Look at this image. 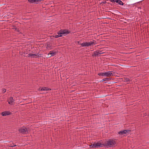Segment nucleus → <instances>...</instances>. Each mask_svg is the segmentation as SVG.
<instances>
[{"mask_svg": "<svg viewBox=\"0 0 149 149\" xmlns=\"http://www.w3.org/2000/svg\"><path fill=\"white\" fill-rule=\"evenodd\" d=\"M70 33V31L66 29H61L57 32L58 35H55L54 37L55 38H57L62 36V35L64 34H68Z\"/></svg>", "mask_w": 149, "mask_h": 149, "instance_id": "obj_1", "label": "nucleus"}, {"mask_svg": "<svg viewBox=\"0 0 149 149\" xmlns=\"http://www.w3.org/2000/svg\"><path fill=\"white\" fill-rule=\"evenodd\" d=\"M116 141L113 139H110L107 141V142L104 143V146H109V147H113L116 144Z\"/></svg>", "mask_w": 149, "mask_h": 149, "instance_id": "obj_2", "label": "nucleus"}, {"mask_svg": "<svg viewBox=\"0 0 149 149\" xmlns=\"http://www.w3.org/2000/svg\"><path fill=\"white\" fill-rule=\"evenodd\" d=\"M104 146V144H102L101 143H99L98 142L97 143L95 142L93 144H91L89 145L90 148H96L100 147H102Z\"/></svg>", "mask_w": 149, "mask_h": 149, "instance_id": "obj_3", "label": "nucleus"}, {"mask_svg": "<svg viewBox=\"0 0 149 149\" xmlns=\"http://www.w3.org/2000/svg\"><path fill=\"white\" fill-rule=\"evenodd\" d=\"M96 43V42L95 40H93V42H84L82 43H80L82 47H88L91 45H92L95 44Z\"/></svg>", "mask_w": 149, "mask_h": 149, "instance_id": "obj_4", "label": "nucleus"}, {"mask_svg": "<svg viewBox=\"0 0 149 149\" xmlns=\"http://www.w3.org/2000/svg\"><path fill=\"white\" fill-rule=\"evenodd\" d=\"M19 132L23 134L28 133L29 132V128L24 127H23L19 130Z\"/></svg>", "mask_w": 149, "mask_h": 149, "instance_id": "obj_5", "label": "nucleus"}, {"mask_svg": "<svg viewBox=\"0 0 149 149\" xmlns=\"http://www.w3.org/2000/svg\"><path fill=\"white\" fill-rule=\"evenodd\" d=\"M130 132L131 130H124L119 132L118 134L120 135H123L127 133H129Z\"/></svg>", "mask_w": 149, "mask_h": 149, "instance_id": "obj_6", "label": "nucleus"}, {"mask_svg": "<svg viewBox=\"0 0 149 149\" xmlns=\"http://www.w3.org/2000/svg\"><path fill=\"white\" fill-rule=\"evenodd\" d=\"M110 1L112 3L116 2L120 5H124V3L120 0H110Z\"/></svg>", "mask_w": 149, "mask_h": 149, "instance_id": "obj_7", "label": "nucleus"}, {"mask_svg": "<svg viewBox=\"0 0 149 149\" xmlns=\"http://www.w3.org/2000/svg\"><path fill=\"white\" fill-rule=\"evenodd\" d=\"M39 90L40 91H50L51 89L48 88L47 87H40L39 88Z\"/></svg>", "mask_w": 149, "mask_h": 149, "instance_id": "obj_8", "label": "nucleus"}, {"mask_svg": "<svg viewBox=\"0 0 149 149\" xmlns=\"http://www.w3.org/2000/svg\"><path fill=\"white\" fill-rule=\"evenodd\" d=\"M56 51L54 52L50 51L48 54V57H50L51 56H54L56 54Z\"/></svg>", "mask_w": 149, "mask_h": 149, "instance_id": "obj_9", "label": "nucleus"}, {"mask_svg": "<svg viewBox=\"0 0 149 149\" xmlns=\"http://www.w3.org/2000/svg\"><path fill=\"white\" fill-rule=\"evenodd\" d=\"M11 114V113L9 111H5L2 112L1 113V115L2 116H6L7 115H10Z\"/></svg>", "mask_w": 149, "mask_h": 149, "instance_id": "obj_10", "label": "nucleus"}, {"mask_svg": "<svg viewBox=\"0 0 149 149\" xmlns=\"http://www.w3.org/2000/svg\"><path fill=\"white\" fill-rule=\"evenodd\" d=\"M112 71H108L105 72V76L109 77L111 75H113L112 73Z\"/></svg>", "mask_w": 149, "mask_h": 149, "instance_id": "obj_11", "label": "nucleus"}, {"mask_svg": "<svg viewBox=\"0 0 149 149\" xmlns=\"http://www.w3.org/2000/svg\"><path fill=\"white\" fill-rule=\"evenodd\" d=\"M99 54V50H97L94 52V53L92 54V56L93 57H96L98 56Z\"/></svg>", "mask_w": 149, "mask_h": 149, "instance_id": "obj_12", "label": "nucleus"}, {"mask_svg": "<svg viewBox=\"0 0 149 149\" xmlns=\"http://www.w3.org/2000/svg\"><path fill=\"white\" fill-rule=\"evenodd\" d=\"M14 100L13 97H10L9 99L8 100V103L10 104H11L13 102Z\"/></svg>", "mask_w": 149, "mask_h": 149, "instance_id": "obj_13", "label": "nucleus"}, {"mask_svg": "<svg viewBox=\"0 0 149 149\" xmlns=\"http://www.w3.org/2000/svg\"><path fill=\"white\" fill-rule=\"evenodd\" d=\"M38 54H31V53H30L29 54L27 55V56L28 57H31L32 58H35L36 57H35V56H37Z\"/></svg>", "mask_w": 149, "mask_h": 149, "instance_id": "obj_14", "label": "nucleus"}, {"mask_svg": "<svg viewBox=\"0 0 149 149\" xmlns=\"http://www.w3.org/2000/svg\"><path fill=\"white\" fill-rule=\"evenodd\" d=\"M111 79H112V78H106L103 79L102 81V82H103V81H110V80H111Z\"/></svg>", "mask_w": 149, "mask_h": 149, "instance_id": "obj_15", "label": "nucleus"}, {"mask_svg": "<svg viewBox=\"0 0 149 149\" xmlns=\"http://www.w3.org/2000/svg\"><path fill=\"white\" fill-rule=\"evenodd\" d=\"M52 47V45L50 44H47V45L46 48L48 49H51V47Z\"/></svg>", "mask_w": 149, "mask_h": 149, "instance_id": "obj_16", "label": "nucleus"}, {"mask_svg": "<svg viewBox=\"0 0 149 149\" xmlns=\"http://www.w3.org/2000/svg\"><path fill=\"white\" fill-rule=\"evenodd\" d=\"M124 81L125 82H130L131 81V80L128 78H125L124 79Z\"/></svg>", "mask_w": 149, "mask_h": 149, "instance_id": "obj_17", "label": "nucleus"}, {"mask_svg": "<svg viewBox=\"0 0 149 149\" xmlns=\"http://www.w3.org/2000/svg\"><path fill=\"white\" fill-rule=\"evenodd\" d=\"M17 146V145H15V144L13 143L12 144H11L10 145H8L7 146V147H15Z\"/></svg>", "mask_w": 149, "mask_h": 149, "instance_id": "obj_18", "label": "nucleus"}, {"mask_svg": "<svg viewBox=\"0 0 149 149\" xmlns=\"http://www.w3.org/2000/svg\"><path fill=\"white\" fill-rule=\"evenodd\" d=\"M28 1L31 3H33L37 2L36 0H28Z\"/></svg>", "mask_w": 149, "mask_h": 149, "instance_id": "obj_19", "label": "nucleus"}, {"mask_svg": "<svg viewBox=\"0 0 149 149\" xmlns=\"http://www.w3.org/2000/svg\"><path fill=\"white\" fill-rule=\"evenodd\" d=\"M99 76H105V72H101L98 74Z\"/></svg>", "mask_w": 149, "mask_h": 149, "instance_id": "obj_20", "label": "nucleus"}, {"mask_svg": "<svg viewBox=\"0 0 149 149\" xmlns=\"http://www.w3.org/2000/svg\"><path fill=\"white\" fill-rule=\"evenodd\" d=\"M36 54H38V55L37 56H36L35 57V58L38 57H41L42 56V54H39L38 53Z\"/></svg>", "mask_w": 149, "mask_h": 149, "instance_id": "obj_21", "label": "nucleus"}, {"mask_svg": "<svg viewBox=\"0 0 149 149\" xmlns=\"http://www.w3.org/2000/svg\"><path fill=\"white\" fill-rule=\"evenodd\" d=\"M6 91V90L5 88H3L2 89V92L3 93H5Z\"/></svg>", "mask_w": 149, "mask_h": 149, "instance_id": "obj_22", "label": "nucleus"}, {"mask_svg": "<svg viewBox=\"0 0 149 149\" xmlns=\"http://www.w3.org/2000/svg\"><path fill=\"white\" fill-rule=\"evenodd\" d=\"M99 54H103L104 53V52H102V51H100V50H99Z\"/></svg>", "mask_w": 149, "mask_h": 149, "instance_id": "obj_23", "label": "nucleus"}, {"mask_svg": "<svg viewBox=\"0 0 149 149\" xmlns=\"http://www.w3.org/2000/svg\"><path fill=\"white\" fill-rule=\"evenodd\" d=\"M106 3H107L106 1H104L102 2L100 4H102V3L105 4Z\"/></svg>", "mask_w": 149, "mask_h": 149, "instance_id": "obj_24", "label": "nucleus"}, {"mask_svg": "<svg viewBox=\"0 0 149 149\" xmlns=\"http://www.w3.org/2000/svg\"><path fill=\"white\" fill-rule=\"evenodd\" d=\"M42 1V0H36L37 2H40Z\"/></svg>", "mask_w": 149, "mask_h": 149, "instance_id": "obj_25", "label": "nucleus"}, {"mask_svg": "<svg viewBox=\"0 0 149 149\" xmlns=\"http://www.w3.org/2000/svg\"><path fill=\"white\" fill-rule=\"evenodd\" d=\"M15 30H17V31H19V29H17V28H15Z\"/></svg>", "mask_w": 149, "mask_h": 149, "instance_id": "obj_26", "label": "nucleus"}, {"mask_svg": "<svg viewBox=\"0 0 149 149\" xmlns=\"http://www.w3.org/2000/svg\"><path fill=\"white\" fill-rule=\"evenodd\" d=\"M78 42V44H79V42Z\"/></svg>", "mask_w": 149, "mask_h": 149, "instance_id": "obj_27", "label": "nucleus"}]
</instances>
